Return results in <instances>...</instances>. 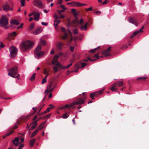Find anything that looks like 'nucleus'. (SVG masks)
<instances>
[{
  "label": "nucleus",
  "mask_w": 149,
  "mask_h": 149,
  "mask_svg": "<svg viewBox=\"0 0 149 149\" xmlns=\"http://www.w3.org/2000/svg\"><path fill=\"white\" fill-rule=\"evenodd\" d=\"M74 47L72 46H71L70 47V49L71 52H73L74 49Z\"/></svg>",
  "instance_id": "338daca9"
},
{
  "label": "nucleus",
  "mask_w": 149,
  "mask_h": 149,
  "mask_svg": "<svg viewBox=\"0 0 149 149\" xmlns=\"http://www.w3.org/2000/svg\"><path fill=\"white\" fill-rule=\"evenodd\" d=\"M72 63H71L67 66H64L62 65V66L61 67V69H66L68 68L69 67H70L72 65Z\"/></svg>",
  "instance_id": "7c9ffc66"
},
{
  "label": "nucleus",
  "mask_w": 149,
  "mask_h": 149,
  "mask_svg": "<svg viewBox=\"0 0 149 149\" xmlns=\"http://www.w3.org/2000/svg\"><path fill=\"white\" fill-rule=\"evenodd\" d=\"M79 23L80 24H82L84 23L83 19L82 18L81 19Z\"/></svg>",
  "instance_id": "680f3d73"
},
{
  "label": "nucleus",
  "mask_w": 149,
  "mask_h": 149,
  "mask_svg": "<svg viewBox=\"0 0 149 149\" xmlns=\"http://www.w3.org/2000/svg\"><path fill=\"white\" fill-rule=\"evenodd\" d=\"M8 71L10 72L8 73H11L13 75H15L18 72V69L17 67L14 66L11 69L9 70Z\"/></svg>",
  "instance_id": "423d86ee"
},
{
  "label": "nucleus",
  "mask_w": 149,
  "mask_h": 149,
  "mask_svg": "<svg viewBox=\"0 0 149 149\" xmlns=\"http://www.w3.org/2000/svg\"><path fill=\"white\" fill-rule=\"evenodd\" d=\"M24 146V145L23 144H22L19 147L18 149H21V148H23Z\"/></svg>",
  "instance_id": "0e129e2a"
},
{
  "label": "nucleus",
  "mask_w": 149,
  "mask_h": 149,
  "mask_svg": "<svg viewBox=\"0 0 149 149\" xmlns=\"http://www.w3.org/2000/svg\"><path fill=\"white\" fill-rule=\"evenodd\" d=\"M52 63L53 64L58 66L61 69L62 66V65L56 60L54 59L52 61Z\"/></svg>",
  "instance_id": "9b49d317"
},
{
  "label": "nucleus",
  "mask_w": 149,
  "mask_h": 149,
  "mask_svg": "<svg viewBox=\"0 0 149 149\" xmlns=\"http://www.w3.org/2000/svg\"><path fill=\"white\" fill-rule=\"evenodd\" d=\"M129 22H130L136 25L137 24V22L136 19L133 17H129Z\"/></svg>",
  "instance_id": "9d476101"
},
{
  "label": "nucleus",
  "mask_w": 149,
  "mask_h": 149,
  "mask_svg": "<svg viewBox=\"0 0 149 149\" xmlns=\"http://www.w3.org/2000/svg\"><path fill=\"white\" fill-rule=\"evenodd\" d=\"M17 35V33L15 32H14L11 33H10L8 34V36L10 37H13L14 36Z\"/></svg>",
  "instance_id": "72a5a7b5"
},
{
  "label": "nucleus",
  "mask_w": 149,
  "mask_h": 149,
  "mask_svg": "<svg viewBox=\"0 0 149 149\" xmlns=\"http://www.w3.org/2000/svg\"><path fill=\"white\" fill-rule=\"evenodd\" d=\"M75 104H75V102L74 103H73L71 104L70 105H69L70 108L71 107H73Z\"/></svg>",
  "instance_id": "6e6d98bb"
},
{
  "label": "nucleus",
  "mask_w": 149,
  "mask_h": 149,
  "mask_svg": "<svg viewBox=\"0 0 149 149\" xmlns=\"http://www.w3.org/2000/svg\"><path fill=\"white\" fill-rule=\"evenodd\" d=\"M35 13V11H33L31 13H30L28 15L29 17H31V16L32 15H33L34 14V13Z\"/></svg>",
  "instance_id": "e2e57ef3"
},
{
  "label": "nucleus",
  "mask_w": 149,
  "mask_h": 149,
  "mask_svg": "<svg viewBox=\"0 0 149 149\" xmlns=\"http://www.w3.org/2000/svg\"><path fill=\"white\" fill-rule=\"evenodd\" d=\"M68 36L67 34L66 33H65L64 35L62 36L61 38L63 40L67 38Z\"/></svg>",
  "instance_id": "4c0bfd02"
},
{
  "label": "nucleus",
  "mask_w": 149,
  "mask_h": 149,
  "mask_svg": "<svg viewBox=\"0 0 149 149\" xmlns=\"http://www.w3.org/2000/svg\"><path fill=\"white\" fill-rule=\"evenodd\" d=\"M34 24L33 23H32L29 27V30H32L34 28Z\"/></svg>",
  "instance_id": "a19ab883"
},
{
  "label": "nucleus",
  "mask_w": 149,
  "mask_h": 149,
  "mask_svg": "<svg viewBox=\"0 0 149 149\" xmlns=\"http://www.w3.org/2000/svg\"><path fill=\"white\" fill-rule=\"evenodd\" d=\"M13 132V131H12L10 133H7V134L5 136H4L3 138H5L6 136H8L10 135Z\"/></svg>",
  "instance_id": "4d7b16f0"
},
{
  "label": "nucleus",
  "mask_w": 149,
  "mask_h": 149,
  "mask_svg": "<svg viewBox=\"0 0 149 149\" xmlns=\"http://www.w3.org/2000/svg\"><path fill=\"white\" fill-rule=\"evenodd\" d=\"M42 30V29L41 28H38L34 31L33 32V33L35 35H37L40 33Z\"/></svg>",
  "instance_id": "4468645a"
},
{
  "label": "nucleus",
  "mask_w": 149,
  "mask_h": 149,
  "mask_svg": "<svg viewBox=\"0 0 149 149\" xmlns=\"http://www.w3.org/2000/svg\"><path fill=\"white\" fill-rule=\"evenodd\" d=\"M111 49V47H109L107 49L103 52V54L105 56H107L110 55V54L109 52Z\"/></svg>",
  "instance_id": "1a4fd4ad"
},
{
  "label": "nucleus",
  "mask_w": 149,
  "mask_h": 149,
  "mask_svg": "<svg viewBox=\"0 0 149 149\" xmlns=\"http://www.w3.org/2000/svg\"><path fill=\"white\" fill-rule=\"evenodd\" d=\"M61 31L64 33H66L65 32V28H64L63 27H61Z\"/></svg>",
  "instance_id": "052dcab7"
},
{
  "label": "nucleus",
  "mask_w": 149,
  "mask_h": 149,
  "mask_svg": "<svg viewBox=\"0 0 149 149\" xmlns=\"http://www.w3.org/2000/svg\"><path fill=\"white\" fill-rule=\"evenodd\" d=\"M40 42L41 44L43 45H46V43L45 41V40L42 39H40Z\"/></svg>",
  "instance_id": "f704fd0d"
},
{
  "label": "nucleus",
  "mask_w": 149,
  "mask_h": 149,
  "mask_svg": "<svg viewBox=\"0 0 149 149\" xmlns=\"http://www.w3.org/2000/svg\"><path fill=\"white\" fill-rule=\"evenodd\" d=\"M80 68V63H77L74 66V68L75 69H78Z\"/></svg>",
  "instance_id": "e433bc0d"
},
{
  "label": "nucleus",
  "mask_w": 149,
  "mask_h": 149,
  "mask_svg": "<svg viewBox=\"0 0 149 149\" xmlns=\"http://www.w3.org/2000/svg\"><path fill=\"white\" fill-rule=\"evenodd\" d=\"M97 95H98L97 92H94L90 93V97L92 100H94L95 99L94 96Z\"/></svg>",
  "instance_id": "aec40b11"
},
{
  "label": "nucleus",
  "mask_w": 149,
  "mask_h": 149,
  "mask_svg": "<svg viewBox=\"0 0 149 149\" xmlns=\"http://www.w3.org/2000/svg\"><path fill=\"white\" fill-rule=\"evenodd\" d=\"M34 42L28 40L22 42L20 45V49L25 52L31 49L33 47Z\"/></svg>",
  "instance_id": "f257e3e1"
},
{
  "label": "nucleus",
  "mask_w": 149,
  "mask_h": 149,
  "mask_svg": "<svg viewBox=\"0 0 149 149\" xmlns=\"http://www.w3.org/2000/svg\"><path fill=\"white\" fill-rule=\"evenodd\" d=\"M60 21L59 20H54V25L56 28L57 27L58 25L60 23Z\"/></svg>",
  "instance_id": "bb28decb"
},
{
  "label": "nucleus",
  "mask_w": 149,
  "mask_h": 149,
  "mask_svg": "<svg viewBox=\"0 0 149 149\" xmlns=\"http://www.w3.org/2000/svg\"><path fill=\"white\" fill-rule=\"evenodd\" d=\"M147 79V77L143 76L137 77L136 80L138 81H146Z\"/></svg>",
  "instance_id": "a211bd4d"
},
{
  "label": "nucleus",
  "mask_w": 149,
  "mask_h": 149,
  "mask_svg": "<svg viewBox=\"0 0 149 149\" xmlns=\"http://www.w3.org/2000/svg\"><path fill=\"white\" fill-rule=\"evenodd\" d=\"M128 48L127 46L126 45H123L122 47L120 48V49H122L125 50Z\"/></svg>",
  "instance_id": "58836bf2"
},
{
  "label": "nucleus",
  "mask_w": 149,
  "mask_h": 149,
  "mask_svg": "<svg viewBox=\"0 0 149 149\" xmlns=\"http://www.w3.org/2000/svg\"><path fill=\"white\" fill-rule=\"evenodd\" d=\"M51 115H52V113L48 114H47V115H46L45 116H44V118L45 119L48 118L50 117Z\"/></svg>",
  "instance_id": "c03bdc74"
},
{
  "label": "nucleus",
  "mask_w": 149,
  "mask_h": 149,
  "mask_svg": "<svg viewBox=\"0 0 149 149\" xmlns=\"http://www.w3.org/2000/svg\"><path fill=\"white\" fill-rule=\"evenodd\" d=\"M38 116L37 115H36L34 116V118L33 119V122H35V121L38 120H39L36 119L37 118Z\"/></svg>",
  "instance_id": "3c124183"
},
{
  "label": "nucleus",
  "mask_w": 149,
  "mask_h": 149,
  "mask_svg": "<svg viewBox=\"0 0 149 149\" xmlns=\"http://www.w3.org/2000/svg\"><path fill=\"white\" fill-rule=\"evenodd\" d=\"M45 122L40 124L37 129L38 130H41L43 127Z\"/></svg>",
  "instance_id": "c756f323"
},
{
  "label": "nucleus",
  "mask_w": 149,
  "mask_h": 149,
  "mask_svg": "<svg viewBox=\"0 0 149 149\" xmlns=\"http://www.w3.org/2000/svg\"><path fill=\"white\" fill-rule=\"evenodd\" d=\"M8 75L10 76L11 77H13V78H17L18 79H19L20 78V74H18L17 76H15V75H13L11 73H8Z\"/></svg>",
  "instance_id": "a878e982"
},
{
  "label": "nucleus",
  "mask_w": 149,
  "mask_h": 149,
  "mask_svg": "<svg viewBox=\"0 0 149 149\" xmlns=\"http://www.w3.org/2000/svg\"><path fill=\"white\" fill-rule=\"evenodd\" d=\"M78 29H76L74 30V33L75 34H77L78 33Z\"/></svg>",
  "instance_id": "864d4df0"
},
{
  "label": "nucleus",
  "mask_w": 149,
  "mask_h": 149,
  "mask_svg": "<svg viewBox=\"0 0 149 149\" xmlns=\"http://www.w3.org/2000/svg\"><path fill=\"white\" fill-rule=\"evenodd\" d=\"M19 138H15L14 140L13 141V143L15 146H18L20 144V143L19 142Z\"/></svg>",
  "instance_id": "ddd939ff"
},
{
  "label": "nucleus",
  "mask_w": 149,
  "mask_h": 149,
  "mask_svg": "<svg viewBox=\"0 0 149 149\" xmlns=\"http://www.w3.org/2000/svg\"><path fill=\"white\" fill-rule=\"evenodd\" d=\"M74 4L73 5V6H77L78 7H81V3L79 2H74Z\"/></svg>",
  "instance_id": "cd10ccee"
},
{
  "label": "nucleus",
  "mask_w": 149,
  "mask_h": 149,
  "mask_svg": "<svg viewBox=\"0 0 149 149\" xmlns=\"http://www.w3.org/2000/svg\"><path fill=\"white\" fill-rule=\"evenodd\" d=\"M53 69L55 72H56L58 71V68L56 66H54L53 67Z\"/></svg>",
  "instance_id": "de8ad7c7"
},
{
  "label": "nucleus",
  "mask_w": 149,
  "mask_h": 149,
  "mask_svg": "<svg viewBox=\"0 0 149 149\" xmlns=\"http://www.w3.org/2000/svg\"><path fill=\"white\" fill-rule=\"evenodd\" d=\"M117 83L116 82H115L113 84L112 87L110 88L112 92L116 91L117 90Z\"/></svg>",
  "instance_id": "2eb2a0df"
},
{
  "label": "nucleus",
  "mask_w": 149,
  "mask_h": 149,
  "mask_svg": "<svg viewBox=\"0 0 149 149\" xmlns=\"http://www.w3.org/2000/svg\"><path fill=\"white\" fill-rule=\"evenodd\" d=\"M86 65V64L84 63H80V65H81V67L80 68H81L82 69H83V68L85 67Z\"/></svg>",
  "instance_id": "37998d69"
},
{
  "label": "nucleus",
  "mask_w": 149,
  "mask_h": 149,
  "mask_svg": "<svg viewBox=\"0 0 149 149\" xmlns=\"http://www.w3.org/2000/svg\"><path fill=\"white\" fill-rule=\"evenodd\" d=\"M10 22L12 24H15L16 25H18L19 24V23L18 21L17 20L15 19L11 20Z\"/></svg>",
  "instance_id": "393cba45"
},
{
  "label": "nucleus",
  "mask_w": 149,
  "mask_h": 149,
  "mask_svg": "<svg viewBox=\"0 0 149 149\" xmlns=\"http://www.w3.org/2000/svg\"><path fill=\"white\" fill-rule=\"evenodd\" d=\"M33 4L37 7L42 8V3L41 0H34L32 3Z\"/></svg>",
  "instance_id": "39448f33"
},
{
  "label": "nucleus",
  "mask_w": 149,
  "mask_h": 149,
  "mask_svg": "<svg viewBox=\"0 0 149 149\" xmlns=\"http://www.w3.org/2000/svg\"><path fill=\"white\" fill-rule=\"evenodd\" d=\"M85 10L87 12H88L89 11H91L92 10V7L91 6L89 8H86Z\"/></svg>",
  "instance_id": "a18cd8bd"
},
{
  "label": "nucleus",
  "mask_w": 149,
  "mask_h": 149,
  "mask_svg": "<svg viewBox=\"0 0 149 149\" xmlns=\"http://www.w3.org/2000/svg\"><path fill=\"white\" fill-rule=\"evenodd\" d=\"M49 107L51 109L54 107L53 106V105L52 104H49Z\"/></svg>",
  "instance_id": "69168bd1"
},
{
  "label": "nucleus",
  "mask_w": 149,
  "mask_h": 149,
  "mask_svg": "<svg viewBox=\"0 0 149 149\" xmlns=\"http://www.w3.org/2000/svg\"><path fill=\"white\" fill-rule=\"evenodd\" d=\"M9 51L11 57L14 58L16 56L17 51V48L14 46H11L9 48Z\"/></svg>",
  "instance_id": "7ed1b4c3"
},
{
  "label": "nucleus",
  "mask_w": 149,
  "mask_h": 149,
  "mask_svg": "<svg viewBox=\"0 0 149 149\" xmlns=\"http://www.w3.org/2000/svg\"><path fill=\"white\" fill-rule=\"evenodd\" d=\"M144 26H142L141 28L139 29V31H135V32H134V33H132V35L130 36V38H132L134 36L136 35L137 34H138L139 33L143 32V29H144Z\"/></svg>",
  "instance_id": "6e6552de"
},
{
  "label": "nucleus",
  "mask_w": 149,
  "mask_h": 149,
  "mask_svg": "<svg viewBox=\"0 0 149 149\" xmlns=\"http://www.w3.org/2000/svg\"><path fill=\"white\" fill-rule=\"evenodd\" d=\"M38 130L37 129L36 130H35L32 134L31 135V138H32L34 137L36 134L38 133Z\"/></svg>",
  "instance_id": "c85d7f7f"
},
{
  "label": "nucleus",
  "mask_w": 149,
  "mask_h": 149,
  "mask_svg": "<svg viewBox=\"0 0 149 149\" xmlns=\"http://www.w3.org/2000/svg\"><path fill=\"white\" fill-rule=\"evenodd\" d=\"M30 115L27 116H24L22 117V119L24 121L28 120L29 118Z\"/></svg>",
  "instance_id": "473e14b6"
},
{
  "label": "nucleus",
  "mask_w": 149,
  "mask_h": 149,
  "mask_svg": "<svg viewBox=\"0 0 149 149\" xmlns=\"http://www.w3.org/2000/svg\"><path fill=\"white\" fill-rule=\"evenodd\" d=\"M86 93L85 92H83L82 93V94L83 96L82 97L86 100L87 97V96L86 95Z\"/></svg>",
  "instance_id": "79ce46f5"
},
{
  "label": "nucleus",
  "mask_w": 149,
  "mask_h": 149,
  "mask_svg": "<svg viewBox=\"0 0 149 149\" xmlns=\"http://www.w3.org/2000/svg\"><path fill=\"white\" fill-rule=\"evenodd\" d=\"M35 141V139H32L30 140V142L29 143V145L31 146L32 147L33 146Z\"/></svg>",
  "instance_id": "b1692460"
},
{
  "label": "nucleus",
  "mask_w": 149,
  "mask_h": 149,
  "mask_svg": "<svg viewBox=\"0 0 149 149\" xmlns=\"http://www.w3.org/2000/svg\"><path fill=\"white\" fill-rule=\"evenodd\" d=\"M88 24V22H86L85 24L82 26L80 27V29L81 30L85 31L87 29V26Z\"/></svg>",
  "instance_id": "4be33fe9"
},
{
  "label": "nucleus",
  "mask_w": 149,
  "mask_h": 149,
  "mask_svg": "<svg viewBox=\"0 0 149 149\" xmlns=\"http://www.w3.org/2000/svg\"><path fill=\"white\" fill-rule=\"evenodd\" d=\"M38 121V120H37L35 121V122H33L30 124V125H32L30 129L31 130H32L36 127L38 125L37 123V122Z\"/></svg>",
  "instance_id": "f8f14e48"
},
{
  "label": "nucleus",
  "mask_w": 149,
  "mask_h": 149,
  "mask_svg": "<svg viewBox=\"0 0 149 149\" xmlns=\"http://www.w3.org/2000/svg\"><path fill=\"white\" fill-rule=\"evenodd\" d=\"M25 0H21L20 2L21 3V6L22 7L25 5Z\"/></svg>",
  "instance_id": "ea45409f"
},
{
  "label": "nucleus",
  "mask_w": 149,
  "mask_h": 149,
  "mask_svg": "<svg viewBox=\"0 0 149 149\" xmlns=\"http://www.w3.org/2000/svg\"><path fill=\"white\" fill-rule=\"evenodd\" d=\"M3 10L4 11H8L10 9V6L8 3H6L3 6Z\"/></svg>",
  "instance_id": "dca6fc26"
},
{
  "label": "nucleus",
  "mask_w": 149,
  "mask_h": 149,
  "mask_svg": "<svg viewBox=\"0 0 149 149\" xmlns=\"http://www.w3.org/2000/svg\"><path fill=\"white\" fill-rule=\"evenodd\" d=\"M71 11L74 16H76L77 15V13L76 10L75 9H72Z\"/></svg>",
  "instance_id": "c9c22d12"
},
{
  "label": "nucleus",
  "mask_w": 149,
  "mask_h": 149,
  "mask_svg": "<svg viewBox=\"0 0 149 149\" xmlns=\"http://www.w3.org/2000/svg\"><path fill=\"white\" fill-rule=\"evenodd\" d=\"M5 46L3 44L2 42H0V47L1 48H3Z\"/></svg>",
  "instance_id": "13d9d810"
},
{
  "label": "nucleus",
  "mask_w": 149,
  "mask_h": 149,
  "mask_svg": "<svg viewBox=\"0 0 149 149\" xmlns=\"http://www.w3.org/2000/svg\"><path fill=\"white\" fill-rule=\"evenodd\" d=\"M63 43L61 42H59L56 45V47L59 49H61L62 48Z\"/></svg>",
  "instance_id": "412c9836"
},
{
  "label": "nucleus",
  "mask_w": 149,
  "mask_h": 149,
  "mask_svg": "<svg viewBox=\"0 0 149 149\" xmlns=\"http://www.w3.org/2000/svg\"><path fill=\"white\" fill-rule=\"evenodd\" d=\"M42 48L40 44H39L36 49L35 50L34 52V53H37L38 52H40Z\"/></svg>",
  "instance_id": "6ab92c4d"
},
{
  "label": "nucleus",
  "mask_w": 149,
  "mask_h": 149,
  "mask_svg": "<svg viewBox=\"0 0 149 149\" xmlns=\"http://www.w3.org/2000/svg\"><path fill=\"white\" fill-rule=\"evenodd\" d=\"M117 83L118 84V86L119 87H122L123 85V79H121L118 81Z\"/></svg>",
  "instance_id": "5701e85b"
},
{
  "label": "nucleus",
  "mask_w": 149,
  "mask_h": 149,
  "mask_svg": "<svg viewBox=\"0 0 149 149\" xmlns=\"http://www.w3.org/2000/svg\"><path fill=\"white\" fill-rule=\"evenodd\" d=\"M8 23V18L6 15H2L0 19V25L1 26H4Z\"/></svg>",
  "instance_id": "f03ea898"
},
{
  "label": "nucleus",
  "mask_w": 149,
  "mask_h": 149,
  "mask_svg": "<svg viewBox=\"0 0 149 149\" xmlns=\"http://www.w3.org/2000/svg\"><path fill=\"white\" fill-rule=\"evenodd\" d=\"M104 89H102L100 90L99 91H97L98 95V94H102L103 92V91L104 90Z\"/></svg>",
  "instance_id": "09e8293b"
},
{
  "label": "nucleus",
  "mask_w": 149,
  "mask_h": 149,
  "mask_svg": "<svg viewBox=\"0 0 149 149\" xmlns=\"http://www.w3.org/2000/svg\"><path fill=\"white\" fill-rule=\"evenodd\" d=\"M51 110V109L49 107L45 111V113L48 112Z\"/></svg>",
  "instance_id": "bf43d9fd"
},
{
  "label": "nucleus",
  "mask_w": 149,
  "mask_h": 149,
  "mask_svg": "<svg viewBox=\"0 0 149 149\" xmlns=\"http://www.w3.org/2000/svg\"><path fill=\"white\" fill-rule=\"evenodd\" d=\"M47 81V79H46V78H44L42 80V84H43L45 83Z\"/></svg>",
  "instance_id": "5fc2aeb1"
},
{
  "label": "nucleus",
  "mask_w": 149,
  "mask_h": 149,
  "mask_svg": "<svg viewBox=\"0 0 149 149\" xmlns=\"http://www.w3.org/2000/svg\"><path fill=\"white\" fill-rule=\"evenodd\" d=\"M86 100L82 97H77L75 102L76 105H78L79 104H83L84 103Z\"/></svg>",
  "instance_id": "20e7f679"
},
{
  "label": "nucleus",
  "mask_w": 149,
  "mask_h": 149,
  "mask_svg": "<svg viewBox=\"0 0 149 149\" xmlns=\"http://www.w3.org/2000/svg\"><path fill=\"white\" fill-rule=\"evenodd\" d=\"M40 13H38L36 12L35 11V13L34 14V19L36 21H38L39 19Z\"/></svg>",
  "instance_id": "f3484780"
},
{
  "label": "nucleus",
  "mask_w": 149,
  "mask_h": 149,
  "mask_svg": "<svg viewBox=\"0 0 149 149\" xmlns=\"http://www.w3.org/2000/svg\"><path fill=\"white\" fill-rule=\"evenodd\" d=\"M45 54V52L44 51H41L39 52L34 53V56L35 57L38 59L41 57L42 56Z\"/></svg>",
  "instance_id": "0eeeda50"
},
{
  "label": "nucleus",
  "mask_w": 149,
  "mask_h": 149,
  "mask_svg": "<svg viewBox=\"0 0 149 149\" xmlns=\"http://www.w3.org/2000/svg\"><path fill=\"white\" fill-rule=\"evenodd\" d=\"M43 73L45 74H48V72L47 71L46 69H45L43 70Z\"/></svg>",
  "instance_id": "603ef678"
},
{
  "label": "nucleus",
  "mask_w": 149,
  "mask_h": 149,
  "mask_svg": "<svg viewBox=\"0 0 149 149\" xmlns=\"http://www.w3.org/2000/svg\"><path fill=\"white\" fill-rule=\"evenodd\" d=\"M68 116L67 114L66 113H65V114H64L63 116H62V118H67L68 117Z\"/></svg>",
  "instance_id": "49530a36"
},
{
  "label": "nucleus",
  "mask_w": 149,
  "mask_h": 149,
  "mask_svg": "<svg viewBox=\"0 0 149 149\" xmlns=\"http://www.w3.org/2000/svg\"><path fill=\"white\" fill-rule=\"evenodd\" d=\"M54 18H55L56 19L58 18V16L57 15L56 13H55L54 14Z\"/></svg>",
  "instance_id": "774afa93"
},
{
  "label": "nucleus",
  "mask_w": 149,
  "mask_h": 149,
  "mask_svg": "<svg viewBox=\"0 0 149 149\" xmlns=\"http://www.w3.org/2000/svg\"><path fill=\"white\" fill-rule=\"evenodd\" d=\"M36 75V73H34L33 75L30 77V80L31 81H33L35 79Z\"/></svg>",
  "instance_id": "2f4dec72"
},
{
  "label": "nucleus",
  "mask_w": 149,
  "mask_h": 149,
  "mask_svg": "<svg viewBox=\"0 0 149 149\" xmlns=\"http://www.w3.org/2000/svg\"><path fill=\"white\" fill-rule=\"evenodd\" d=\"M97 50V48H95L94 49H93L92 50H91L89 51V52L92 53H93L95 52L96 50Z\"/></svg>",
  "instance_id": "8fccbe9b"
}]
</instances>
